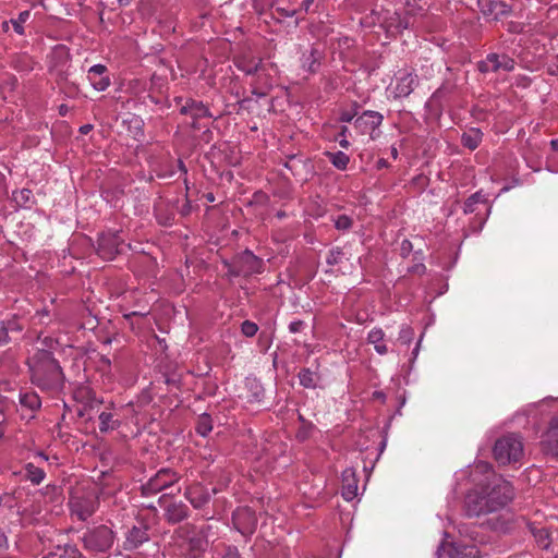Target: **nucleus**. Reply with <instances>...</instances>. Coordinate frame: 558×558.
Here are the masks:
<instances>
[{
  "label": "nucleus",
  "mask_w": 558,
  "mask_h": 558,
  "mask_svg": "<svg viewBox=\"0 0 558 558\" xmlns=\"http://www.w3.org/2000/svg\"><path fill=\"white\" fill-rule=\"evenodd\" d=\"M514 490L510 482L494 476L480 490H473L465 497V509L470 517H480L502 509L512 500Z\"/></svg>",
  "instance_id": "obj_1"
},
{
  "label": "nucleus",
  "mask_w": 558,
  "mask_h": 558,
  "mask_svg": "<svg viewBox=\"0 0 558 558\" xmlns=\"http://www.w3.org/2000/svg\"><path fill=\"white\" fill-rule=\"evenodd\" d=\"M32 384H61L64 379L62 369L52 353L38 350L28 359Z\"/></svg>",
  "instance_id": "obj_2"
},
{
  "label": "nucleus",
  "mask_w": 558,
  "mask_h": 558,
  "mask_svg": "<svg viewBox=\"0 0 558 558\" xmlns=\"http://www.w3.org/2000/svg\"><path fill=\"white\" fill-rule=\"evenodd\" d=\"M116 533L105 524L88 527L81 536L84 550L92 556L109 554Z\"/></svg>",
  "instance_id": "obj_3"
},
{
  "label": "nucleus",
  "mask_w": 558,
  "mask_h": 558,
  "mask_svg": "<svg viewBox=\"0 0 558 558\" xmlns=\"http://www.w3.org/2000/svg\"><path fill=\"white\" fill-rule=\"evenodd\" d=\"M495 460L501 464L518 462L523 456V444L515 434H508L496 440L493 449Z\"/></svg>",
  "instance_id": "obj_4"
},
{
  "label": "nucleus",
  "mask_w": 558,
  "mask_h": 558,
  "mask_svg": "<svg viewBox=\"0 0 558 558\" xmlns=\"http://www.w3.org/2000/svg\"><path fill=\"white\" fill-rule=\"evenodd\" d=\"M228 274L232 277L250 276L260 272L262 260L251 251L246 250L238 254L231 263L227 264Z\"/></svg>",
  "instance_id": "obj_5"
},
{
  "label": "nucleus",
  "mask_w": 558,
  "mask_h": 558,
  "mask_svg": "<svg viewBox=\"0 0 558 558\" xmlns=\"http://www.w3.org/2000/svg\"><path fill=\"white\" fill-rule=\"evenodd\" d=\"M178 539L186 544L191 551H204L208 546V539L204 529H198L193 524H184L174 531Z\"/></svg>",
  "instance_id": "obj_6"
},
{
  "label": "nucleus",
  "mask_w": 558,
  "mask_h": 558,
  "mask_svg": "<svg viewBox=\"0 0 558 558\" xmlns=\"http://www.w3.org/2000/svg\"><path fill=\"white\" fill-rule=\"evenodd\" d=\"M178 481L179 475L175 472L170 469H161L142 486L143 495H155L162 489L172 486Z\"/></svg>",
  "instance_id": "obj_7"
},
{
  "label": "nucleus",
  "mask_w": 558,
  "mask_h": 558,
  "mask_svg": "<svg viewBox=\"0 0 558 558\" xmlns=\"http://www.w3.org/2000/svg\"><path fill=\"white\" fill-rule=\"evenodd\" d=\"M121 244L122 240L118 233H101L97 240L96 252L102 259L111 260L120 253Z\"/></svg>",
  "instance_id": "obj_8"
},
{
  "label": "nucleus",
  "mask_w": 558,
  "mask_h": 558,
  "mask_svg": "<svg viewBox=\"0 0 558 558\" xmlns=\"http://www.w3.org/2000/svg\"><path fill=\"white\" fill-rule=\"evenodd\" d=\"M232 522L241 534H252L257 526V517L251 508L241 507L233 512Z\"/></svg>",
  "instance_id": "obj_9"
},
{
  "label": "nucleus",
  "mask_w": 558,
  "mask_h": 558,
  "mask_svg": "<svg viewBox=\"0 0 558 558\" xmlns=\"http://www.w3.org/2000/svg\"><path fill=\"white\" fill-rule=\"evenodd\" d=\"M159 505L163 506L165 520L170 524H177L189 518L190 509L181 500H172L166 504V495L159 498Z\"/></svg>",
  "instance_id": "obj_10"
},
{
  "label": "nucleus",
  "mask_w": 558,
  "mask_h": 558,
  "mask_svg": "<svg viewBox=\"0 0 558 558\" xmlns=\"http://www.w3.org/2000/svg\"><path fill=\"white\" fill-rule=\"evenodd\" d=\"M514 69V60L510 57L497 53H489L485 60L478 63L482 73L498 72L500 70L510 72Z\"/></svg>",
  "instance_id": "obj_11"
},
{
  "label": "nucleus",
  "mask_w": 558,
  "mask_h": 558,
  "mask_svg": "<svg viewBox=\"0 0 558 558\" xmlns=\"http://www.w3.org/2000/svg\"><path fill=\"white\" fill-rule=\"evenodd\" d=\"M149 527L146 524L132 526L125 534L123 548L125 550H134L149 541Z\"/></svg>",
  "instance_id": "obj_12"
},
{
  "label": "nucleus",
  "mask_w": 558,
  "mask_h": 558,
  "mask_svg": "<svg viewBox=\"0 0 558 558\" xmlns=\"http://www.w3.org/2000/svg\"><path fill=\"white\" fill-rule=\"evenodd\" d=\"M477 7L485 16H492L494 20H499L511 11L507 3L496 0H477Z\"/></svg>",
  "instance_id": "obj_13"
},
{
  "label": "nucleus",
  "mask_w": 558,
  "mask_h": 558,
  "mask_svg": "<svg viewBox=\"0 0 558 558\" xmlns=\"http://www.w3.org/2000/svg\"><path fill=\"white\" fill-rule=\"evenodd\" d=\"M476 550L469 546H458L452 543H442L437 549L438 558H466L474 557Z\"/></svg>",
  "instance_id": "obj_14"
},
{
  "label": "nucleus",
  "mask_w": 558,
  "mask_h": 558,
  "mask_svg": "<svg viewBox=\"0 0 558 558\" xmlns=\"http://www.w3.org/2000/svg\"><path fill=\"white\" fill-rule=\"evenodd\" d=\"M184 497L195 509H202L211 499V494L199 484L189 486L184 492Z\"/></svg>",
  "instance_id": "obj_15"
},
{
  "label": "nucleus",
  "mask_w": 558,
  "mask_h": 558,
  "mask_svg": "<svg viewBox=\"0 0 558 558\" xmlns=\"http://www.w3.org/2000/svg\"><path fill=\"white\" fill-rule=\"evenodd\" d=\"M543 445L548 454L558 458V415L550 418L547 430L544 434Z\"/></svg>",
  "instance_id": "obj_16"
},
{
  "label": "nucleus",
  "mask_w": 558,
  "mask_h": 558,
  "mask_svg": "<svg viewBox=\"0 0 558 558\" xmlns=\"http://www.w3.org/2000/svg\"><path fill=\"white\" fill-rule=\"evenodd\" d=\"M107 68L102 64H95L88 70L87 78L92 86L98 90H106L110 85V78L105 74Z\"/></svg>",
  "instance_id": "obj_17"
},
{
  "label": "nucleus",
  "mask_w": 558,
  "mask_h": 558,
  "mask_svg": "<svg viewBox=\"0 0 558 558\" xmlns=\"http://www.w3.org/2000/svg\"><path fill=\"white\" fill-rule=\"evenodd\" d=\"M180 113L190 116L193 120L211 117L208 107L202 101H196L194 99H187L185 104L180 108Z\"/></svg>",
  "instance_id": "obj_18"
},
{
  "label": "nucleus",
  "mask_w": 558,
  "mask_h": 558,
  "mask_svg": "<svg viewBox=\"0 0 558 558\" xmlns=\"http://www.w3.org/2000/svg\"><path fill=\"white\" fill-rule=\"evenodd\" d=\"M357 495V480L353 469H345L342 472V496L350 501Z\"/></svg>",
  "instance_id": "obj_19"
},
{
  "label": "nucleus",
  "mask_w": 558,
  "mask_h": 558,
  "mask_svg": "<svg viewBox=\"0 0 558 558\" xmlns=\"http://www.w3.org/2000/svg\"><path fill=\"white\" fill-rule=\"evenodd\" d=\"M416 86V75L412 73H402L397 77L395 94L397 97L409 96Z\"/></svg>",
  "instance_id": "obj_20"
},
{
  "label": "nucleus",
  "mask_w": 558,
  "mask_h": 558,
  "mask_svg": "<svg viewBox=\"0 0 558 558\" xmlns=\"http://www.w3.org/2000/svg\"><path fill=\"white\" fill-rule=\"evenodd\" d=\"M483 141V132L478 128H470L461 134L463 147L475 150Z\"/></svg>",
  "instance_id": "obj_21"
},
{
  "label": "nucleus",
  "mask_w": 558,
  "mask_h": 558,
  "mask_svg": "<svg viewBox=\"0 0 558 558\" xmlns=\"http://www.w3.org/2000/svg\"><path fill=\"white\" fill-rule=\"evenodd\" d=\"M383 119L384 117L379 112L366 110L356 119L355 123L360 126L364 125L368 130L373 131L381 124Z\"/></svg>",
  "instance_id": "obj_22"
},
{
  "label": "nucleus",
  "mask_w": 558,
  "mask_h": 558,
  "mask_svg": "<svg viewBox=\"0 0 558 558\" xmlns=\"http://www.w3.org/2000/svg\"><path fill=\"white\" fill-rule=\"evenodd\" d=\"M367 342L374 345L375 351L379 355L388 353V348L385 343V332L380 328H373L367 335Z\"/></svg>",
  "instance_id": "obj_23"
},
{
  "label": "nucleus",
  "mask_w": 558,
  "mask_h": 558,
  "mask_svg": "<svg viewBox=\"0 0 558 558\" xmlns=\"http://www.w3.org/2000/svg\"><path fill=\"white\" fill-rule=\"evenodd\" d=\"M44 558H82L81 551L75 546L58 547L54 551L49 553Z\"/></svg>",
  "instance_id": "obj_24"
},
{
  "label": "nucleus",
  "mask_w": 558,
  "mask_h": 558,
  "mask_svg": "<svg viewBox=\"0 0 558 558\" xmlns=\"http://www.w3.org/2000/svg\"><path fill=\"white\" fill-rule=\"evenodd\" d=\"M20 403L32 411L39 409L41 405L39 396L28 391L20 393Z\"/></svg>",
  "instance_id": "obj_25"
},
{
  "label": "nucleus",
  "mask_w": 558,
  "mask_h": 558,
  "mask_svg": "<svg viewBox=\"0 0 558 558\" xmlns=\"http://www.w3.org/2000/svg\"><path fill=\"white\" fill-rule=\"evenodd\" d=\"M45 471L33 463H27L25 466V477L33 484L38 485L45 478Z\"/></svg>",
  "instance_id": "obj_26"
},
{
  "label": "nucleus",
  "mask_w": 558,
  "mask_h": 558,
  "mask_svg": "<svg viewBox=\"0 0 558 558\" xmlns=\"http://www.w3.org/2000/svg\"><path fill=\"white\" fill-rule=\"evenodd\" d=\"M329 161L339 170H344L349 163V156L343 151L326 153Z\"/></svg>",
  "instance_id": "obj_27"
},
{
  "label": "nucleus",
  "mask_w": 558,
  "mask_h": 558,
  "mask_svg": "<svg viewBox=\"0 0 558 558\" xmlns=\"http://www.w3.org/2000/svg\"><path fill=\"white\" fill-rule=\"evenodd\" d=\"M319 53L316 49H312L308 54L303 56L302 66L311 73L316 72L318 68Z\"/></svg>",
  "instance_id": "obj_28"
},
{
  "label": "nucleus",
  "mask_w": 558,
  "mask_h": 558,
  "mask_svg": "<svg viewBox=\"0 0 558 558\" xmlns=\"http://www.w3.org/2000/svg\"><path fill=\"white\" fill-rule=\"evenodd\" d=\"M118 427V422L113 420V415L109 412H101L99 415V430L106 433Z\"/></svg>",
  "instance_id": "obj_29"
},
{
  "label": "nucleus",
  "mask_w": 558,
  "mask_h": 558,
  "mask_svg": "<svg viewBox=\"0 0 558 558\" xmlns=\"http://www.w3.org/2000/svg\"><path fill=\"white\" fill-rule=\"evenodd\" d=\"M213 429V421L210 415L204 413L198 417L197 424H196V432L201 436L206 437Z\"/></svg>",
  "instance_id": "obj_30"
},
{
  "label": "nucleus",
  "mask_w": 558,
  "mask_h": 558,
  "mask_svg": "<svg viewBox=\"0 0 558 558\" xmlns=\"http://www.w3.org/2000/svg\"><path fill=\"white\" fill-rule=\"evenodd\" d=\"M485 198L481 192H476L472 194L465 202L463 206L464 214H472L475 211V205L478 203H484Z\"/></svg>",
  "instance_id": "obj_31"
},
{
  "label": "nucleus",
  "mask_w": 558,
  "mask_h": 558,
  "mask_svg": "<svg viewBox=\"0 0 558 558\" xmlns=\"http://www.w3.org/2000/svg\"><path fill=\"white\" fill-rule=\"evenodd\" d=\"M31 13L29 11H23L19 14L17 19H12L10 21V23L13 25V28L14 31L19 34V35H23L24 34V27H23V24L28 20Z\"/></svg>",
  "instance_id": "obj_32"
},
{
  "label": "nucleus",
  "mask_w": 558,
  "mask_h": 558,
  "mask_svg": "<svg viewBox=\"0 0 558 558\" xmlns=\"http://www.w3.org/2000/svg\"><path fill=\"white\" fill-rule=\"evenodd\" d=\"M262 64L260 60L241 61L238 66L245 74H255Z\"/></svg>",
  "instance_id": "obj_33"
},
{
  "label": "nucleus",
  "mask_w": 558,
  "mask_h": 558,
  "mask_svg": "<svg viewBox=\"0 0 558 558\" xmlns=\"http://www.w3.org/2000/svg\"><path fill=\"white\" fill-rule=\"evenodd\" d=\"M73 511L78 515L81 520H86L94 512L92 507H83L82 502L76 500L72 504Z\"/></svg>",
  "instance_id": "obj_34"
},
{
  "label": "nucleus",
  "mask_w": 558,
  "mask_h": 558,
  "mask_svg": "<svg viewBox=\"0 0 558 558\" xmlns=\"http://www.w3.org/2000/svg\"><path fill=\"white\" fill-rule=\"evenodd\" d=\"M534 536H535V539L536 542L538 543V545L542 547V548H548V546L550 545V541H549V532L547 529L545 527H542V529H538L534 532Z\"/></svg>",
  "instance_id": "obj_35"
},
{
  "label": "nucleus",
  "mask_w": 558,
  "mask_h": 558,
  "mask_svg": "<svg viewBox=\"0 0 558 558\" xmlns=\"http://www.w3.org/2000/svg\"><path fill=\"white\" fill-rule=\"evenodd\" d=\"M414 338V330L410 326H402L399 331L398 341L402 344L409 345Z\"/></svg>",
  "instance_id": "obj_36"
},
{
  "label": "nucleus",
  "mask_w": 558,
  "mask_h": 558,
  "mask_svg": "<svg viewBox=\"0 0 558 558\" xmlns=\"http://www.w3.org/2000/svg\"><path fill=\"white\" fill-rule=\"evenodd\" d=\"M33 194L31 190L23 189L19 192L13 193L14 201L20 205H27L32 198Z\"/></svg>",
  "instance_id": "obj_37"
},
{
  "label": "nucleus",
  "mask_w": 558,
  "mask_h": 558,
  "mask_svg": "<svg viewBox=\"0 0 558 558\" xmlns=\"http://www.w3.org/2000/svg\"><path fill=\"white\" fill-rule=\"evenodd\" d=\"M343 257V252L340 247H335L329 251L326 262L328 265L333 266L341 262Z\"/></svg>",
  "instance_id": "obj_38"
},
{
  "label": "nucleus",
  "mask_w": 558,
  "mask_h": 558,
  "mask_svg": "<svg viewBox=\"0 0 558 558\" xmlns=\"http://www.w3.org/2000/svg\"><path fill=\"white\" fill-rule=\"evenodd\" d=\"M337 230L347 231L352 227V219L347 215H340L335 219Z\"/></svg>",
  "instance_id": "obj_39"
},
{
  "label": "nucleus",
  "mask_w": 558,
  "mask_h": 558,
  "mask_svg": "<svg viewBox=\"0 0 558 558\" xmlns=\"http://www.w3.org/2000/svg\"><path fill=\"white\" fill-rule=\"evenodd\" d=\"M241 331L245 337H254L258 331V326L251 320H244L241 325Z\"/></svg>",
  "instance_id": "obj_40"
},
{
  "label": "nucleus",
  "mask_w": 558,
  "mask_h": 558,
  "mask_svg": "<svg viewBox=\"0 0 558 558\" xmlns=\"http://www.w3.org/2000/svg\"><path fill=\"white\" fill-rule=\"evenodd\" d=\"M153 400V396L150 389L148 387L144 388L141 395L137 397L136 403L138 405L148 404Z\"/></svg>",
  "instance_id": "obj_41"
},
{
  "label": "nucleus",
  "mask_w": 558,
  "mask_h": 558,
  "mask_svg": "<svg viewBox=\"0 0 558 558\" xmlns=\"http://www.w3.org/2000/svg\"><path fill=\"white\" fill-rule=\"evenodd\" d=\"M0 323L2 324V326L5 327V329H8L9 332L10 331L20 332L23 330V326L15 318L9 319L7 322H0Z\"/></svg>",
  "instance_id": "obj_42"
},
{
  "label": "nucleus",
  "mask_w": 558,
  "mask_h": 558,
  "mask_svg": "<svg viewBox=\"0 0 558 558\" xmlns=\"http://www.w3.org/2000/svg\"><path fill=\"white\" fill-rule=\"evenodd\" d=\"M276 12H278L281 16L292 17L299 14V10L296 9H287L282 7L276 8Z\"/></svg>",
  "instance_id": "obj_43"
},
{
  "label": "nucleus",
  "mask_w": 558,
  "mask_h": 558,
  "mask_svg": "<svg viewBox=\"0 0 558 558\" xmlns=\"http://www.w3.org/2000/svg\"><path fill=\"white\" fill-rule=\"evenodd\" d=\"M305 327V323L303 320H294L289 325V330L292 333L301 332Z\"/></svg>",
  "instance_id": "obj_44"
},
{
  "label": "nucleus",
  "mask_w": 558,
  "mask_h": 558,
  "mask_svg": "<svg viewBox=\"0 0 558 558\" xmlns=\"http://www.w3.org/2000/svg\"><path fill=\"white\" fill-rule=\"evenodd\" d=\"M313 2L314 0H301L299 7L295 9L299 10V14L302 12L307 13Z\"/></svg>",
  "instance_id": "obj_45"
},
{
  "label": "nucleus",
  "mask_w": 558,
  "mask_h": 558,
  "mask_svg": "<svg viewBox=\"0 0 558 558\" xmlns=\"http://www.w3.org/2000/svg\"><path fill=\"white\" fill-rule=\"evenodd\" d=\"M10 342L9 331L0 323V344H7Z\"/></svg>",
  "instance_id": "obj_46"
},
{
  "label": "nucleus",
  "mask_w": 558,
  "mask_h": 558,
  "mask_svg": "<svg viewBox=\"0 0 558 558\" xmlns=\"http://www.w3.org/2000/svg\"><path fill=\"white\" fill-rule=\"evenodd\" d=\"M221 558H240V554L235 547H227Z\"/></svg>",
  "instance_id": "obj_47"
},
{
  "label": "nucleus",
  "mask_w": 558,
  "mask_h": 558,
  "mask_svg": "<svg viewBox=\"0 0 558 558\" xmlns=\"http://www.w3.org/2000/svg\"><path fill=\"white\" fill-rule=\"evenodd\" d=\"M426 270V267L424 264H416L410 268V271L416 275H423Z\"/></svg>",
  "instance_id": "obj_48"
},
{
  "label": "nucleus",
  "mask_w": 558,
  "mask_h": 558,
  "mask_svg": "<svg viewBox=\"0 0 558 558\" xmlns=\"http://www.w3.org/2000/svg\"><path fill=\"white\" fill-rule=\"evenodd\" d=\"M348 131V129L345 126L342 128L341 130V133L340 135L342 136L341 140H339V145L343 148H348L349 147V141L345 138V132Z\"/></svg>",
  "instance_id": "obj_49"
},
{
  "label": "nucleus",
  "mask_w": 558,
  "mask_h": 558,
  "mask_svg": "<svg viewBox=\"0 0 558 558\" xmlns=\"http://www.w3.org/2000/svg\"><path fill=\"white\" fill-rule=\"evenodd\" d=\"M508 31L512 33H520L522 31V25L519 23L511 22L508 25Z\"/></svg>",
  "instance_id": "obj_50"
},
{
  "label": "nucleus",
  "mask_w": 558,
  "mask_h": 558,
  "mask_svg": "<svg viewBox=\"0 0 558 558\" xmlns=\"http://www.w3.org/2000/svg\"><path fill=\"white\" fill-rule=\"evenodd\" d=\"M411 246H412L411 242L408 240H404L401 244L402 254L405 255L410 251Z\"/></svg>",
  "instance_id": "obj_51"
},
{
  "label": "nucleus",
  "mask_w": 558,
  "mask_h": 558,
  "mask_svg": "<svg viewBox=\"0 0 558 558\" xmlns=\"http://www.w3.org/2000/svg\"><path fill=\"white\" fill-rule=\"evenodd\" d=\"M178 168L182 173L186 174L187 169L181 159L178 160Z\"/></svg>",
  "instance_id": "obj_52"
},
{
  "label": "nucleus",
  "mask_w": 558,
  "mask_h": 558,
  "mask_svg": "<svg viewBox=\"0 0 558 558\" xmlns=\"http://www.w3.org/2000/svg\"><path fill=\"white\" fill-rule=\"evenodd\" d=\"M421 341H422V338L417 341L413 352H412V355H413V360L416 359V356L418 355V351H420V345H421Z\"/></svg>",
  "instance_id": "obj_53"
},
{
  "label": "nucleus",
  "mask_w": 558,
  "mask_h": 558,
  "mask_svg": "<svg viewBox=\"0 0 558 558\" xmlns=\"http://www.w3.org/2000/svg\"><path fill=\"white\" fill-rule=\"evenodd\" d=\"M92 129H93V126L90 124H85V125L81 126L80 131L83 134H87Z\"/></svg>",
  "instance_id": "obj_54"
},
{
  "label": "nucleus",
  "mask_w": 558,
  "mask_h": 558,
  "mask_svg": "<svg viewBox=\"0 0 558 558\" xmlns=\"http://www.w3.org/2000/svg\"><path fill=\"white\" fill-rule=\"evenodd\" d=\"M386 167H388V162L385 159H379L377 161V168L378 169H383V168H386Z\"/></svg>",
  "instance_id": "obj_55"
},
{
  "label": "nucleus",
  "mask_w": 558,
  "mask_h": 558,
  "mask_svg": "<svg viewBox=\"0 0 558 558\" xmlns=\"http://www.w3.org/2000/svg\"><path fill=\"white\" fill-rule=\"evenodd\" d=\"M86 391H87V386H80L74 393H75V396H77L78 393L82 395Z\"/></svg>",
  "instance_id": "obj_56"
},
{
  "label": "nucleus",
  "mask_w": 558,
  "mask_h": 558,
  "mask_svg": "<svg viewBox=\"0 0 558 558\" xmlns=\"http://www.w3.org/2000/svg\"><path fill=\"white\" fill-rule=\"evenodd\" d=\"M7 545V536L4 533L0 532V547Z\"/></svg>",
  "instance_id": "obj_57"
},
{
  "label": "nucleus",
  "mask_w": 558,
  "mask_h": 558,
  "mask_svg": "<svg viewBox=\"0 0 558 558\" xmlns=\"http://www.w3.org/2000/svg\"><path fill=\"white\" fill-rule=\"evenodd\" d=\"M66 112H68V107H66L65 105H61V106L59 107V113H60L61 116H65V114H66Z\"/></svg>",
  "instance_id": "obj_58"
},
{
  "label": "nucleus",
  "mask_w": 558,
  "mask_h": 558,
  "mask_svg": "<svg viewBox=\"0 0 558 558\" xmlns=\"http://www.w3.org/2000/svg\"><path fill=\"white\" fill-rule=\"evenodd\" d=\"M119 7H126L131 3V0H117Z\"/></svg>",
  "instance_id": "obj_59"
},
{
  "label": "nucleus",
  "mask_w": 558,
  "mask_h": 558,
  "mask_svg": "<svg viewBox=\"0 0 558 558\" xmlns=\"http://www.w3.org/2000/svg\"><path fill=\"white\" fill-rule=\"evenodd\" d=\"M550 146L554 150H558V138L551 140Z\"/></svg>",
  "instance_id": "obj_60"
},
{
  "label": "nucleus",
  "mask_w": 558,
  "mask_h": 558,
  "mask_svg": "<svg viewBox=\"0 0 558 558\" xmlns=\"http://www.w3.org/2000/svg\"><path fill=\"white\" fill-rule=\"evenodd\" d=\"M390 153L393 159L398 158V149L395 146L390 148Z\"/></svg>",
  "instance_id": "obj_61"
},
{
  "label": "nucleus",
  "mask_w": 558,
  "mask_h": 558,
  "mask_svg": "<svg viewBox=\"0 0 558 558\" xmlns=\"http://www.w3.org/2000/svg\"><path fill=\"white\" fill-rule=\"evenodd\" d=\"M477 468L478 469L481 468L482 470L486 471V470L490 469V465L483 462V463L477 464Z\"/></svg>",
  "instance_id": "obj_62"
},
{
  "label": "nucleus",
  "mask_w": 558,
  "mask_h": 558,
  "mask_svg": "<svg viewBox=\"0 0 558 558\" xmlns=\"http://www.w3.org/2000/svg\"><path fill=\"white\" fill-rule=\"evenodd\" d=\"M341 120H342V121H345V122H350V121L352 120V116H350V114H343V116L341 117Z\"/></svg>",
  "instance_id": "obj_63"
},
{
  "label": "nucleus",
  "mask_w": 558,
  "mask_h": 558,
  "mask_svg": "<svg viewBox=\"0 0 558 558\" xmlns=\"http://www.w3.org/2000/svg\"><path fill=\"white\" fill-rule=\"evenodd\" d=\"M9 23H10V22H7V21H4V22L2 23V28H3V31H4V32H8V31H9Z\"/></svg>",
  "instance_id": "obj_64"
}]
</instances>
